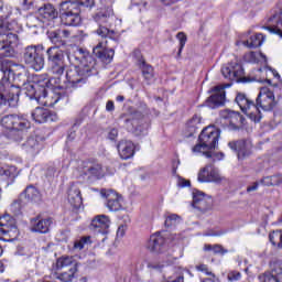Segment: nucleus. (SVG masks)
<instances>
[{
	"instance_id": "f257e3e1",
	"label": "nucleus",
	"mask_w": 282,
	"mask_h": 282,
	"mask_svg": "<svg viewBox=\"0 0 282 282\" xmlns=\"http://www.w3.org/2000/svg\"><path fill=\"white\" fill-rule=\"evenodd\" d=\"M77 64L66 72L67 87H83L90 76H98V63L85 48L75 53Z\"/></svg>"
},
{
	"instance_id": "f03ea898",
	"label": "nucleus",
	"mask_w": 282,
	"mask_h": 282,
	"mask_svg": "<svg viewBox=\"0 0 282 282\" xmlns=\"http://www.w3.org/2000/svg\"><path fill=\"white\" fill-rule=\"evenodd\" d=\"M29 83L28 75L7 69L0 80V107H17L21 89Z\"/></svg>"
},
{
	"instance_id": "7ed1b4c3",
	"label": "nucleus",
	"mask_w": 282,
	"mask_h": 282,
	"mask_svg": "<svg viewBox=\"0 0 282 282\" xmlns=\"http://www.w3.org/2000/svg\"><path fill=\"white\" fill-rule=\"evenodd\" d=\"M113 3L116 0H99V7L91 14L93 21L97 23L98 29L95 31L98 36L101 39H110V41H115L118 43V36L116 35L115 30H109V21L113 19Z\"/></svg>"
},
{
	"instance_id": "20e7f679",
	"label": "nucleus",
	"mask_w": 282,
	"mask_h": 282,
	"mask_svg": "<svg viewBox=\"0 0 282 282\" xmlns=\"http://www.w3.org/2000/svg\"><path fill=\"white\" fill-rule=\"evenodd\" d=\"M219 135H221V130L208 126L207 128H204L198 137V142L193 148V153H203L205 158H215V151L217 149V145L219 144Z\"/></svg>"
},
{
	"instance_id": "39448f33",
	"label": "nucleus",
	"mask_w": 282,
	"mask_h": 282,
	"mask_svg": "<svg viewBox=\"0 0 282 282\" xmlns=\"http://www.w3.org/2000/svg\"><path fill=\"white\" fill-rule=\"evenodd\" d=\"M1 124L8 129V138L13 142H21L25 131L30 129L31 124L28 118L19 115H7L1 119Z\"/></svg>"
},
{
	"instance_id": "423d86ee",
	"label": "nucleus",
	"mask_w": 282,
	"mask_h": 282,
	"mask_svg": "<svg viewBox=\"0 0 282 282\" xmlns=\"http://www.w3.org/2000/svg\"><path fill=\"white\" fill-rule=\"evenodd\" d=\"M121 120H123L127 131L133 133V135H147V131L149 130V121L147 120V117L142 115V112L135 110L134 108H129L128 112L121 116Z\"/></svg>"
},
{
	"instance_id": "0eeeda50",
	"label": "nucleus",
	"mask_w": 282,
	"mask_h": 282,
	"mask_svg": "<svg viewBox=\"0 0 282 282\" xmlns=\"http://www.w3.org/2000/svg\"><path fill=\"white\" fill-rule=\"evenodd\" d=\"M59 19L62 25L66 28H78L83 23L80 9L72 3V0H65L59 3Z\"/></svg>"
},
{
	"instance_id": "6e6552de",
	"label": "nucleus",
	"mask_w": 282,
	"mask_h": 282,
	"mask_svg": "<svg viewBox=\"0 0 282 282\" xmlns=\"http://www.w3.org/2000/svg\"><path fill=\"white\" fill-rule=\"evenodd\" d=\"M40 45H29L22 51V61L26 67L41 72L45 67V55Z\"/></svg>"
},
{
	"instance_id": "1a4fd4ad",
	"label": "nucleus",
	"mask_w": 282,
	"mask_h": 282,
	"mask_svg": "<svg viewBox=\"0 0 282 282\" xmlns=\"http://www.w3.org/2000/svg\"><path fill=\"white\" fill-rule=\"evenodd\" d=\"M274 96L282 98V83L275 84L273 91H270L268 88H260L254 107H276L279 100Z\"/></svg>"
},
{
	"instance_id": "9d476101",
	"label": "nucleus",
	"mask_w": 282,
	"mask_h": 282,
	"mask_svg": "<svg viewBox=\"0 0 282 282\" xmlns=\"http://www.w3.org/2000/svg\"><path fill=\"white\" fill-rule=\"evenodd\" d=\"M47 140V135L43 134V132H36L34 137H29L25 139V132L20 142H17L22 151L25 153H31V155H36L43 149V142Z\"/></svg>"
},
{
	"instance_id": "9b49d317",
	"label": "nucleus",
	"mask_w": 282,
	"mask_h": 282,
	"mask_svg": "<svg viewBox=\"0 0 282 282\" xmlns=\"http://www.w3.org/2000/svg\"><path fill=\"white\" fill-rule=\"evenodd\" d=\"M42 83H44L43 85V89L46 90V96L47 94H55L56 97H55V100L54 101H51L50 105H47V101H45L43 104V107H54V105H56V102H58V100H61V91H65V86L64 85H61V76H57V77H51L50 79L43 77V76H40Z\"/></svg>"
},
{
	"instance_id": "f8f14e48",
	"label": "nucleus",
	"mask_w": 282,
	"mask_h": 282,
	"mask_svg": "<svg viewBox=\"0 0 282 282\" xmlns=\"http://www.w3.org/2000/svg\"><path fill=\"white\" fill-rule=\"evenodd\" d=\"M221 74L225 78L229 80H235L236 83H250V79L245 77L246 72L243 66L239 62H230L221 68Z\"/></svg>"
},
{
	"instance_id": "ddd939ff",
	"label": "nucleus",
	"mask_w": 282,
	"mask_h": 282,
	"mask_svg": "<svg viewBox=\"0 0 282 282\" xmlns=\"http://www.w3.org/2000/svg\"><path fill=\"white\" fill-rule=\"evenodd\" d=\"M105 170L102 169V164L98 162H84L82 164L80 177L86 182H91L93 180H100L104 177Z\"/></svg>"
},
{
	"instance_id": "4468645a",
	"label": "nucleus",
	"mask_w": 282,
	"mask_h": 282,
	"mask_svg": "<svg viewBox=\"0 0 282 282\" xmlns=\"http://www.w3.org/2000/svg\"><path fill=\"white\" fill-rule=\"evenodd\" d=\"M45 83L42 82L41 76L34 77L33 82H29L22 89L29 98H34L37 102L41 98H47V90L43 88Z\"/></svg>"
},
{
	"instance_id": "2eb2a0df",
	"label": "nucleus",
	"mask_w": 282,
	"mask_h": 282,
	"mask_svg": "<svg viewBox=\"0 0 282 282\" xmlns=\"http://www.w3.org/2000/svg\"><path fill=\"white\" fill-rule=\"evenodd\" d=\"M0 235L8 237V239H17L19 237V227L14 217L8 214L0 217Z\"/></svg>"
},
{
	"instance_id": "dca6fc26",
	"label": "nucleus",
	"mask_w": 282,
	"mask_h": 282,
	"mask_svg": "<svg viewBox=\"0 0 282 282\" xmlns=\"http://www.w3.org/2000/svg\"><path fill=\"white\" fill-rule=\"evenodd\" d=\"M209 98L205 101V104L200 105V107H224L226 105V90L224 86H215L209 90Z\"/></svg>"
},
{
	"instance_id": "f3484780",
	"label": "nucleus",
	"mask_w": 282,
	"mask_h": 282,
	"mask_svg": "<svg viewBox=\"0 0 282 282\" xmlns=\"http://www.w3.org/2000/svg\"><path fill=\"white\" fill-rule=\"evenodd\" d=\"M102 197H106V206L110 213L122 210V196L118 195L113 189H102Z\"/></svg>"
},
{
	"instance_id": "a211bd4d",
	"label": "nucleus",
	"mask_w": 282,
	"mask_h": 282,
	"mask_svg": "<svg viewBox=\"0 0 282 282\" xmlns=\"http://www.w3.org/2000/svg\"><path fill=\"white\" fill-rule=\"evenodd\" d=\"M192 206L200 213H208L213 208V198L205 196L204 192L196 191L193 193Z\"/></svg>"
},
{
	"instance_id": "6ab92c4d",
	"label": "nucleus",
	"mask_w": 282,
	"mask_h": 282,
	"mask_svg": "<svg viewBox=\"0 0 282 282\" xmlns=\"http://www.w3.org/2000/svg\"><path fill=\"white\" fill-rule=\"evenodd\" d=\"M93 54L98 58L104 65H109L116 56V51L113 48L107 47V45L99 42L94 48Z\"/></svg>"
},
{
	"instance_id": "aec40b11",
	"label": "nucleus",
	"mask_w": 282,
	"mask_h": 282,
	"mask_svg": "<svg viewBox=\"0 0 282 282\" xmlns=\"http://www.w3.org/2000/svg\"><path fill=\"white\" fill-rule=\"evenodd\" d=\"M229 149L237 153L238 159L248 158L252 151V141L250 140H239V141H230L228 143Z\"/></svg>"
},
{
	"instance_id": "412c9836",
	"label": "nucleus",
	"mask_w": 282,
	"mask_h": 282,
	"mask_svg": "<svg viewBox=\"0 0 282 282\" xmlns=\"http://www.w3.org/2000/svg\"><path fill=\"white\" fill-rule=\"evenodd\" d=\"M109 226H111L109 217L98 215L91 220L90 230H94L97 235H109Z\"/></svg>"
},
{
	"instance_id": "4be33fe9",
	"label": "nucleus",
	"mask_w": 282,
	"mask_h": 282,
	"mask_svg": "<svg viewBox=\"0 0 282 282\" xmlns=\"http://www.w3.org/2000/svg\"><path fill=\"white\" fill-rule=\"evenodd\" d=\"M32 118L39 122V124H43V122H56V120H58V115L50 111L45 107H36L32 112Z\"/></svg>"
},
{
	"instance_id": "5701e85b",
	"label": "nucleus",
	"mask_w": 282,
	"mask_h": 282,
	"mask_svg": "<svg viewBox=\"0 0 282 282\" xmlns=\"http://www.w3.org/2000/svg\"><path fill=\"white\" fill-rule=\"evenodd\" d=\"M198 182H221L219 170L213 164L206 165L198 173Z\"/></svg>"
},
{
	"instance_id": "b1692460",
	"label": "nucleus",
	"mask_w": 282,
	"mask_h": 282,
	"mask_svg": "<svg viewBox=\"0 0 282 282\" xmlns=\"http://www.w3.org/2000/svg\"><path fill=\"white\" fill-rule=\"evenodd\" d=\"M260 282H282V268L279 262L271 264V271H267L258 276Z\"/></svg>"
},
{
	"instance_id": "393cba45",
	"label": "nucleus",
	"mask_w": 282,
	"mask_h": 282,
	"mask_svg": "<svg viewBox=\"0 0 282 282\" xmlns=\"http://www.w3.org/2000/svg\"><path fill=\"white\" fill-rule=\"evenodd\" d=\"M35 12H37L40 17H42L43 19H46L47 21H53V19H58V11L56 10V8H54V4L50 2L40 1L37 3Z\"/></svg>"
},
{
	"instance_id": "a878e982",
	"label": "nucleus",
	"mask_w": 282,
	"mask_h": 282,
	"mask_svg": "<svg viewBox=\"0 0 282 282\" xmlns=\"http://www.w3.org/2000/svg\"><path fill=\"white\" fill-rule=\"evenodd\" d=\"M14 54V46H12L10 35L0 33V58H12Z\"/></svg>"
},
{
	"instance_id": "bb28decb",
	"label": "nucleus",
	"mask_w": 282,
	"mask_h": 282,
	"mask_svg": "<svg viewBox=\"0 0 282 282\" xmlns=\"http://www.w3.org/2000/svg\"><path fill=\"white\" fill-rule=\"evenodd\" d=\"M52 218L36 219L31 220V232H40L41 235H47L50 232V226H52Z\"/></svg>"
},
{
	"instance_id": "cd10ccee",
	"label": "nucleus",
	"mask_w": 282,
	"mask_h": 282,
	"mask_svg": "<svg viewBox=\"0 0 282 282\" xmlns=\"http://www.w3.org/2000/svg\"><path fill=\"white\" fill-rule=\"evenodd\" d=\"M117 149L121 160H130L135 155V145L131 141H120Z\"/></svg>"
},
{
	"instance_id": "c85d7f7f",
	"label": "nucleus",
	"mask_w": 282,
	"mask_h": 282,
	"mask_svg": "<svg viewBox=\"0 0 282 282\" xmlns=\"http://www.w3.org/2000/svg\"><path fill=\"white\" fill-rule=\"evenodd\" d=\"M68 203L73 208H80L83 206V195L80 194V187L73 184L68 188Z\"/></svg>"
},
{
	"instance_id": "c756f323",
	"label": "nucleus",
	"mask_w": 282,
	"mask_h": 282,
	"mask_svg": "<svg viewBox=\"0 0 282 282\" xmlns=\"http://www.w3.org/2000/svg\"><path fill=\"white\" fill-rule=\"evenodd\" d=\"M139 69L142 72V76L148 85H151L153 83V79L155 78V70L153 69V66L144 58H139Z\"/></svg>"
},
{
	"instance_id": "7c9ffc66",
	"label": "nucleus",
	"mask_w": 282,
	"mask_h": 282,
	"mask_svg": "<svg viewBox=\"0 0 282 282\" xmlns=\"http://www.w3.org/2000/svg\"><path fill=\"white\" fill-rule=\"evenodd\" d=\"M20 197L24 202H26V204L28 202H33L34 204H37V202H41V192L35 186L29 185L23 191V193L20 194Z\"/></svg>"
},
{
	"instance_id": "2f4dec72",
	"label": "nucleus",
	"mask_w": 282,
	"mask_h": 282,
	"mask_svg": "<svg viewBox=\"0 0 282 282\" xmlns=\"http://www.w3.org/2000/svg\"><path fill=\"white\" fill-rule=\"evenodd\" d=\"M76 272H78V264H74L68 271L62 273L52 272L51 279H57L61 282H72L76 276Z\"/></svg>"
},
{
	"instance_id": "473e14b6",
	"label": "nucleus",
	"mask_w": 282,
	"mask_h": 282,
	"mask_svg": "<svg viewBox=\"0 0 282 282\" xmlns=\"http://www.w3.org/2000/svg\"><path fill=\"white\" fill-rule=\"evenodd\" d=\"M147 248L150 252H162L164 248V237L160 234H154L150 237Z\"/></svg>"
},
{
	"instance_id": "72a5a7b5",
	"label": "nucleus",
	"mask_w": 282,
	"mask_h": 282,
	"mask_svg": "<svg viewBox=\"0 0 282 282\" xmlns=\"http://www.w3.org/2000/svg\"><path fill=\"white\" fill-rule=\"evenodd\" d=\"M46 58L48 65L59 63L61 61H65V53L61 48L48 47L46 50Z\"/></svg>"
},
{
	"instance_id": "f704fd0d",
	"label": "nucleus",
	"mask_w": 282,
	"mask_h": 282,
	"mask_svg": "<svg viewBox=\"0 0 282 282\" xmlns=\"http://www.w3.org/2000/svg\"><path fill=\"white\" fill-rule=\"evenodd\" d=\"M48 39L51 43L54 44V46L51 47H56V50H63L67 47V40L63 39L61 30L48 32Z\"/></svg>"
},
{
	"instance_id": "c9c22d12",
	"label": "nucleus",
	"mask_w": 282,
	"mask_h": 282,
	"mask_svg": "<svg viewBox=\"0 0 282 282\" xmlns=\"http://www.w3.org/2000/svg\"><path fill=\"white\" fill-rule=\"evenodd\" d=\"M243 124H246V118H243L241 113L232 111L231 117L229 119L228 129L230 131H239V129H241Z\"/></svg>"
},
{
	"instance_id": "e433bc0d",
	"label": "nucleus",
	"mask_w": 282,
	"mask_h": 282,
	"mask_svg": "<svg viewBox=\"0 0 282 282\" xmlns=\"http://www.w3.org/2000/svg\"><path fill=\"white\" fill-rule=\"evenodd\" d=\"M263 41H265V36L258 33L256 35H251L248 40L242 41V45L249 47V50H257V47H261V45H263Z\"/></svg>"
},
{
	"instance_id": "4c0bfd02",
	"label": "nucleus",
	"mask_w": 282,
	"mask_h": 282,
	"mask_svg": "<svg viewBox=\"0 0 282 282\" xmlns=\"http://www.w3.org/2000/svg\"><path fill=\"white\" fill-rule=\"evenodd\" d=\"M199 124H202V116L194 115L186 123V130L189 132V135L197 133Z\"/></svg>"
},
{
	"instance_id": "58836bf2",
	"label": "nucleus",
	"mask_w": 282,
	"mask_h": 282,
	"mask_svg": "<svg viewBox=\"0 0 282 282\" xmlns=\"http://www.w3.org/2000/svg\"><path fill=\"white\" fill-rule=\"evenodd\" d=\"M65 67H67V64H65V59L48 64V70L51 72V74H54V76H63V74H65Z\"/></svg>"
},
{
	"instance_id": "ea45409f",
	"label": "nucleus",
	"mask_w": 282,
	"mask_h": 282,
	"mask_svg": "<svg viewBox=\"0 0 282 282\" xmlns=\"http://www.w3.org/2000/svg\"><path fill=\"white\" fill-rule=\"evenodd\" d=\"M70 2L73 6H76L80 12L96 8V0H70Z\"/></svg>"
},
{
	"instance_id": "a19ab883",
	"label": "nucleus",
	"mask_w": 282,
	"mask_h": 282,
	"mask_svg": "<svg viewBox=\"0 0 282 282\" xmlns=\"http://www.w3.org/2000/svg\"><path fill=\"white\" fill-rule=\"evenodd\" d=\"M17 175H18L17 166L14 165H8L4 167L0 166V177L4 180H14Z\"/></svg>"
},
{
	"instance_id": "79ce46f5",
	"label": "nucleus",
	"mask_w": 282,
	"mask_h": 282,
	"mask_svg": "<svg viewBox=\"0 0 282 282\" xmlns=\"http://www.w3.org/2000/svg\"><path fill=\"white\" fill-rule=\"evenodd\" d=\"M243 113H247L249 116L250 120H253V122H261V110H259V107H254L253 111L250 112V107H241L240 108Z\"/></svg>"
},
{
	"instance_id": "37998d69",
	"label": "nucleus",
	"mask_w": 282,
	"mask_h": 282,
	"mask_svg": "<svg viewBox=\"0 0 282 282\" xmlns=\"http://www.w3.org/2000/svg\"><path fill=\"white\" fill-rule=\"evenodd\" d=\"M74 258L69 256H62L56 260V270H63V268H69V265H75Z\"/></svg>"
},
{
	"instance_id": "c03bdc74",
	"label": "nucleus",
	"mask_w": 282,
	"mask_h": 282,
	"mask_svg": "<svg viewBox=\"0 0 282 282\" xmlns=\"http://www.w3.org/2000/svg\"><path fill=\"white\" fill-rule=\"evenodd\" d=\"M238 107H254V101L248 99L246 94L239 93L235 99Z\"/></svg>"
},
{
	"instance_id": "a18cd8bd",
	"label": "nucleus",
	"mask_w": 282,
	"mask_h": 282,
	"mask_svg": "<svg viewBox=\"0 0 282 282\" xmlns=\"http://www.w3.org/2000/svg\"><path fill=\"white\" fill-rule=\"evenodd\" d=\"M25 204L26 202L21 196H19V198L15 199L10 206L11 213H13V215H21V210Z\"/></svg>"
},
{
	"instance_id": "49530a36",
	"label": "nucleus",
	"mask_w": 282,
	"mask_h": 282,
	"mask_svg": "<svg viewBox=\"0 0 282 282\" xmlns=\"http://www.w3.org/2000/svg\"><path fill=\"white\" fill-rule=\"evenodd\" d=\"M261 182L264 186H279V184H281V174L267 176Z\"/></svg>"
},
{
	"instance_id": "de8ad7c7",
	"label": "nucleus",
	"mask_w": 282,
	"mask_h": 282,
	"mask_svg": "<svg viewBox=\"0 0 282 282\" xmlns=\"http://www.w3.org/2000/svg\"><path fill=\"white\" fill-rule=\"evenodd\" d=\"M269 240L272 246H278V248H282V232L280 230L271 232L269 235Z\"/></svg>"
},
{
	"instance_id": "09e8293b",
	"label": "nucleus",
	"mask_w": 282,
	"mask_h": 282,
	"mask_svg": "<svg viewBox=\"0 0 282 282\" xmlns=\"http://www.w3.org/2000/svg\"><path fill=\"white\" fill-rule=\"evenodd\" d=\"M91 245V237L89 236H84L79 240H76L74 243L75 250H83L85 246Z\"/></svg>"
},
{
	"instance_id": "8fccbe9b",
	"label": "nucleus",
	"mask_w": 282,
	"mask_h": 282,
	"mask_svg": "<svg viewBox=\"0 0 282 282\" xmlns=\"http://www.w3.org/2000/svg\"><path fill=\"white\" fill-rule=\"evenodd\" d=\"M182 221V218L177 214H171L165 218V227L171 228V226H176V224H180Z\"/></svg>"
},
{
	"instance_id": "3c124183",
	"label": "nucleus",
	"mask_w": 282,
	"mask_h": 282,
	"mask_svg": "<svg viewBox=\"0 0 282 282\" xmlns=\"http://www.w3.org/2000/svg\"><path fill=\"white\" fill-rule=\"evenodd\" d=\"M41 0H22L23 10H36Z\"/></svg>"
},
{
	"instance_id": "603ef678",
	"label": "nucleus",
	"mask_w": 282,
	"mask_h": 282,
	"mask_svg": "<svg viewBox=\"0 0 282 282\" xmlns=\"http://www.w3.org/2000/svg\"><path fill=\"white\" fill-rule=\"evenodd\" d=\"M176 39H178L180 41V47H178V52H177V57L180 58V56H182V50H184V46L186 45V34H184V32H180L176 34Z\"/></svg>"
},
{
	"instance_id": "864d4df0",
	"label": "nucleus",
	"mask_w": 282,
	"mask_h": 282,
	"mask_svg": "<svg viewBox=\"0 0 282 282\" xmlns=\"http://www.w3.org/2000/svg\"><path fill=\"white\" fill-rule=\"evenodd\" d=\"M214 254H228V249H224L221 245H213Z\"/></svg>"
},
{
	"instance_id": "5fc2aeb1",
	"label": "nucleus",
	"mask_w": 282,
	"mask_h": 282,
	"mask_svg": "<svg viewBox=\"0 0 282 282\" xmlns=\"http://www.w3.org/2000/svg\"><path fill=\"white\" fill-rule=\"evenodd\" d=\"M196 270H197L198 272H204V273H206L207 276H213V275L215 274V273L208 271V265H206V264H198V265H196Z\"/></svg>"
},
{
	"instance_id": "6e6d98bb",
	"label": "nucleus",
	"mask_w": 282,
	"mask_h": 282,
	"mask_svg": "<svg viewBox=\"0 0 282 282\" xmlns=\"http://www.w3.org/2000/svg\"><path fill=\"white\" fill-rule=\"evenodd\" d=\"M241 279V273L238 271H231L228 273V280L229 281H239Z\"/></svg>"
},
{
	"instance_id": "4d7b16f0",
	"label": "nucleus",
	"mask_w": 282,
	"mask_h": 282,
	"mask_svg": "<svg viewBox=\"0 0 282 282\" xmlns=\"http://www.w3.org/2000/svg\"><path fill=\"white\" fill-rule=\"evenodd\" d=\"M232 111H230L229 109H225L223 111H220V118H223L224 120H230V118L232 117Z\"/></svg>"
},
{
	"instance_id": "13d9d810",
	"label": "nucleus",
	"mask_w": 282,
	"mask_h": 282,
	"mask_svg": "<svg viewBox=\"0 0 282 282\" xmlns=\"http://www.w3.org/2000/svg\"><path fill=\"white\" fill-rule=\"evenodd\" d=\"M116 138H118V129L112 128L108 132V139L113 141V140H116Z\"/></svg>"
},
{
	"instance_id": "bf43d9fd",
	"label": "nucleus",
	"mask_w": 282,
	"mask_h": 282,
	"mask_svg": "<svg viewBox=\"0 0 282 282\" xmlns=\"http://www.w3.org/2000/svg\"><path fill=\"white\" fill-rule=\"evenodd\" d=\"M178 186L182 188H186V186H191V181H186L185 178H180Z\"/></svg>"
},
{
	"instance_id": "052dcab7",
	"label": "nucleus",
	"mask_w": 282,
	"mask_h": 282,
	"mask_svg": "<svg viewBox=\"0 0 282 282\" xmlns=\"http://www.w3.org/2000/svg\"><path fill=\"white\" fill-rule=\"evenodd\" d=\"M202 282H219V278H216L214 274V275H209V278L203 279Z\"/></svg>"
},
{
	"instance_id": "680f3d73",
	"label": "nucleus",
	"mask_w": 282,
	"mask_h": 282,
	"mask_svg": "<svg viewBox=\"0 0 282 282\" xmlns=\"http://www.w3.org/2000/svg\"><path fill=\"white\" fill-rule=\"evenodd\" d=\"M124 230H126L124 225L119 226L117 230V237H124Z\"/></svg>"
},
{
	"instance_id": "e2e57ef3",
	"label": "nucleus",
	"mask_w": 282,
	"mask_h": 282,
	"mask_svg": "<svg viewBox=\"0 0 282 282\" xmlns=\"http://www.w3.org/2000/svg\"><path fill=\"white\" fill-rule=\"evenodd\" d=\"M257 188H259V183H253L251 186L247 187V193H252L254 191H257Z\"/></svg>"
},
{
	"instance_id": "0e129e2a",
	"label": "nucleus",
	"mask_w": 282,
	"mask_h": 282,
	"mask_svg": "<svg viewBox=\"0 0 282 282\" xmlns=\"http://www.w3.org/2000/svg\"><path fill=\"white\" fill-rule=\"evenodd\" d=\"M149 268H152V270H162V268H164V264H149Z\"/></svg>"
},
{
	"instance_id": "69168bd1",
	"label": "nucleus",
	"mask_w": 282,
	"mask_h": 282,
	"mask_svg": "<svg viewBox=\"0 0 282 282\" xmlns=\"http://www.w3.org/2000/svg\"><path fill=\"white\" fill-rule=\"evenodd\" d=\"M221 235H226V231H217L213 234H207V237H221Z\"/></svg>"
},
{
	"instance_id": "338daca9",
	"label": "nucleus",
	"mask_w": 282,
	"mask_h": 282,
	"mask_svg": "<svg viewBox=\"0 0 282 282\" xmlns=\"http://www.w3.org/2000/svg\"><path fill=\"white\" fill-rule=\"evenodd\" d=\"M69 34H70V32L68 30L61 31L62 39H63V36H64V39H69Z\"/></svg>"
},
{
	"instance_id": "774afa93",
	"label": "nucleus",
	"mask_w": 282,
	"mask_h": 282,
	"mask_svg": "<svg viewBox=\"0 0 282 282\" xmlns=\"http://www.w3.org/2000/svg\"><path fill=\"white\" fill-rule=\"evenodd\" d=\"M6 31V24L3 23L2 20H0V34H6L3 33Z\"/></svg>"
}]
</instances>
